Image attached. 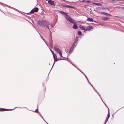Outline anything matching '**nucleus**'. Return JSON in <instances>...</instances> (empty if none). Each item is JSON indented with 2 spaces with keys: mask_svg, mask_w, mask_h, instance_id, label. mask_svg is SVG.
Listing matches in <instances>:
<instances>
[{
  "mask_svg": "<svg viewBox=\"0 0 124 124\" xmlns=\"http://www.w3.org/2000/svg\"><path fill=\"white\" fill-rule=\"evenodd\" d=\"M40 116H41V117L42 118H43V120H44V119H43V118L42 117V116H41V115L40 114Z\"/></svg>",
  "mask_w": 124,
  "mask_h": 124,
  "instance_id": "cd10ccee",
  "label": "nucleus"
},
{
  "mask_svg": "<svg viewBox=\"0 0 124 124\" xmlns=\"http://www.w3.org/2000/svg\"><path fill=\"white\" fill-rule=\"evenodd\" d=\"M93 88L95 90V91H96V90H95V89H94V88L93 87Z\"/></svg>",
  "mask_w": 124,
  "mask_h": 124,
  "instance_id": "473e14b6",
  "label": "nucleus"
},
{
  "mask_svg": "<svg viewBox=\"0 0 124 124\" xmlns=\"http://www.w3.org/2000/svg\"><path fill=\"white\" fill-rule=\"evenodd\" d=\"M54 64H53V66H52V67H53V65H54Z\"/></svg>",
  "mask_w": 124,
  "mask_h": 124,
  "instance_id": "c756f323",
  "label": "nucleus"
},
{
  "mask_svg": "<svg viewBox=\"0 0 124 124\" xmlns=\"http://www.w3.org/2000/svg\"><path fill=\"white\" fill-rule=\"evenodd\" d=\"M38 109H36V110H35V111H34V112H38V111H37Z\"/></svg>",
  "mask_w": 124,
  "mask_h": 124,
  "instance_id": "393cba45",
  "label": "nucleus"
},
{
  "mask_svg": "<svg viewBox=\"0 0 124 124\" xmlns=\"http://www.w3.org/2000/svg\"><path fill=\"white\" fill-rule=\"evenodd\" d=\"M82 2H85L86 3H90V1H87L85 0H83L82 1Z\"/></svg>",
  "mask_w": 124,
  "mask_h": 124,
  "instance_id": "dca6fc26",
  "label": "nucleus"
},
{
  "mask_svg": "<svg viewBox=\"0 0 124 124\" xmlns=\"http://www.w3.org/2000/svg\"><path fill=\"white\" fill-rule=\"evenodd\" d=\"M101 13L104 14L105 15L106 14V12H101Z\"/></svg>",
  "mask_w": 124,
  "mask_h": 124,
  "instance_id": "a878e982",
  "label": "nucleus"
},
{
  "mask_svg": "<svg viewBox=\"0 0 124 124\" xmlns=\"http://www.w3.org/2000/svg\"><path fill=\"white\" fill-rule=\"evenodd\" d=\"M79 27L82 30H84L85 31H86V28L84 26L80 25L79 26Z\"/></svg>",
  "mask_w": 124,
  "mask_h": 124,
  "instance_id": "0eeeda50",
  "label": "nucleus"
},
{
  "mask_svg": "<svg viewBox=\"0 0 124 124\" xmlns=\"http://www.w3.org/2000/svg\"><path fill=\"white\" fill-rule=\"evenodd\" d=\"M105 15L106 16H111V15L110 14H109L107 13H106V14Z\"/></svg>",
  "mask_w": 124,
  "mask_h": 124,
  "instance_id": "f3484780",
  "label": "nucleus"
},
{
  "mask_svg": "<svg viewBox=\"0 0 124 124\" xmlns=\"http://www.w3.org/2000/svg\"><path fill=\"white\" fill-rule=\"evenodd\" d=\"M93 28V27L91 26H88L86 28V31L88 30L89 31H90Z\"/></svg>",
  "mask_w": 124,
  "mask_h": 124,
  "instance_id": "39448f33",
  "label": "nucleus"
},
{
  "mask_svg": "<svg viewBox=\"0 0 124 124\" xmlns=\"http://www.w3.org/2000/svg\"><path fill=\"white\" fill-rule=\"evenodd\" d=\"M94 4L95 5H96L100 6H102V4H101L100 3H94Z\"/></svg>",
  "mask_w": 124,
  "mask_h": 124,
  "instance_id": "2eb2a0df",
  "label": "nucleus"
},
{
  "mask_svg": "<svg viewBox=\"0 0 124 124\" xmlns=\"http://www.w3.org/2000/svg\"><path fill=\"white\" fill-rule=\"evenodd\" d=\"M46 44L47 45V43H46Z\"/></svg>",
  "mask_w": 124,
  "mask_h": 124,
  "instance_id": "58836bf2",
  "label": "nucleus"
},
{
  "mask_svg": "<svg viewBox=\"0 0 124 124\" xmlns=\"http://www.w3.org/2000/svg\"><path fill=\"white\" fill-rule=\"evenodd\" d=\"M63 14L64 15L66 16H69L68 15L67 13H65V12H64V14Z\"/></svg>",
  "mask_w": 124,
  "mask_h": 124,
  "instance_id": "5701e85b",
  "label": "nucleus"
},
{
  "mask_svg": "<svg viewBox=\"0 0 124 124\" xmlns=\"http://www.w3.org/2000/svg\"><path fill=\"white\" fill-rule=\"evenodd\" d=\"M85 75V77H86V76L85 75Z\"/></svg>",
  "mask_w": 124,
  "mask_h": 124,
  "instance_id": "2f4dec72",
  "label": "nucleus"
},
{
  "mask_svg": "<svg viewBox=\"0 0 124 124\" xmlns=\"http://www.w3.org/2000/svg\"><path fill=\"white\" fill-rule=\"evenodd\" d=\"M65 51L66 53L68 52V51H66V50H65Z\"/></svg>",
  "mask_w": 124,
  "mask_h": 124,
  "instance_id": "c85d7f7f",
  "label": "nucleus"
},
{
  "mask_svg": "<svg viewBox=\"0 0 124 124\" xmlns=\"http://www.w3.org/2000/svg\"><path fill=\"white\" fill-rule=\"evenodd\" d=\"M97 93H98V92H97Z\"/></svg>",
  "mask_w": 124,
  "mask_h": 124,
  "instance_id": "72a5a7b5",
  "label": "nucleus"
},
{
  "mask_svg": "<svg viewBox=\"0 0 124 124\" xmlns=\"http://www.w3.org/2000/svg\"><path fill=\"white\" fill-rule=\"evenodd\" d=\"M101 19L102 20L106 21L108 19V18L107 17H103L101 18Z\"/></svg>",
  "mask_w": 124,
  "mask_h": 124,
  "instance_id": "1a4fd4ad",
  "label": "nucleus"
},
{
  "mask_svg": "<svg viewBox=\"0 0 124 124\" xmlns=\"http://www.w3.org/2000/svg\"><path fill=\"white\" fill-rule=\"evenodd\" d=\"M67 21L69 22L70 23L73 24H75L76 22L72 18H71L69 16H67L65 17Z\"/></svg>",
  "mask_w": 124,
  "mask_h": 124,
  "instance_id": "7ed1b4c3",
  "label": "nucleus"
},
{
  "mask_svg": "<svg viewBox=\"0 0 124 124\" xmlns=\"http://www.w3.org/2000/svg\"><path fill=\"white\" fill-rule=\"evenodd\" d=\"M78 35H81L82 34V32H81L80 31H79L78 32Z\"/></svg>",
  "mask_w": 124,
  "mask_h": 124,
  "instance_id": "a211bd4d",
  "label": "nucleus"
},
{
  "mask_svg": "<svg viewBox=\"0 0 124 124\" xmlns=\"http://www.w3.org/2000/svg\"><path fill=\"white\" fill-rule=\"evenodd\" d=\"M97 93H98V92H97Z\"/></svg>",
  "mask_w": 124,
  "mask_h": 124,
  "instance_id": "e433bc0d",
  "label": "nucleus"
},
{
  "mask_svg": "<svg viewBox=\"0 0 124 124\" xmlns=\"http://www.w3.org/2000/svg\"><path fill=\"white\" fill-rule=\"evenodd\" d=\"M74 24L73 25V28L74 29H78V26H77V25L75 24Z\"/></svg>",
  "mask_w": 124,
  "mask_h": 124,
  "instance_id": "f8f14e48",
  "label": "nucleus"
},
{
  "mask_svg": "<svg viewBox=\"0 0 124 124\" xmlns=\"http://www.w3.org/2000/svg\"><path fill=\"white\" fill-rule=\"evenodd\" d=\"M54 49L59 54L60 57L62 58H64V57L62 56V52L60 49L56 47H54Z\"/></svg>",
  "mask_w": 124,
  "mask_h": 124,
  "instance_id": "20e7f679",
  "label": "nucleus"
},
{
  "mask_svg": "<svg viewBox=\"0 0 124 124\" xmlns=\"http://www.w3.org/2000/svg\"><path fill=\"white\" fill-rule=\"evenodd\" d=\"M97 93H98V92H97Z\"/></svg>",
  "mask_w": 124,
  "mask_h": 124,
  "instance_id": "f704fd0d",
  "label": "nucleus"
},
{
  "mask_svg": "<svg viewBox=\"0 0 124 124\" xmlns=\"http://www.w3.org/2000/svg\"><path fill=\"white\" fill-rule=\"evenodd\" d=\"M75 42L73 43L72 46L71 47L69 51V53H71L73 51L74 48L77 46L78 43V37H77L75 40Z\"/></svg>",
  "mask_w": 124,
  "mask_h": 124,
  "instance_id": "f03ea898",
  "label": "nucleus"
},
{
  "mask_svg": "<svg viewBox=\"0 0 124 124\" xmlns=\"http://www.w3.org/2000/svg\"><path fill=\"white\" fill-rule=\"evenodd\" d=\"M87 80L88 81V82L89 83H90V85H91L93 87V86L92 85V84H90V83L89 82V81H88V79H87Z\"/></svg>",
  "mask_w": 124,
  "mask_h": 124,
  "instance_id": "bb28decb",
  "label": "nucleus"
},
{
  "mask_svg": "<svg viewBox=\"0 0 124 124\" xmlns=\"http://www.w3.org/2000/svg\"><path fill=\"white\" fill-rule=\"evenodd\" d=\"M48 3L52 5H54V1H53L49 0L48 1Z\"/></svg>",
  "mask_w": 124,
  "mask_h": 124,
  "instance_id": "6e6552de",
  "label": "nucleus"
},
{
  "mask_svg": "<svg viewBox=\"0 0 124 124\" xmlns=\"http://www.w3.org/2000/svg\"><path fill=\"white\" fill-rule=\"evenodd\" d=\"M109 118H107V119H106L105 123H104V124L106 123L108 120Z\"/></svg>",
  "mask_w": 124,
  "mask_h": 124,
  "instance_id": "4be33fe9",
  "label": "nucleus"
},
{
  "mask_svg": "<svg viewBox=\"0 0 124 124\" xmlns=\"http://www.w3.org/2000/svg\"><path fill=\"white\" fill-rule=\"evenodd\" d=\"M62 6L64 7L65 8H71L72 7L71 6H70L69 5H62Z\"/></svg>",
  "mask_w": 124,
  "mask_h": 124,
  "instance_id": "9d476101",
  "label": "nucleus"
},
{
  "mask_svg": "<svg viewBox=\"0 0 124 124\" xmlns=\"http://www.w3.org/2000/svg\"><path fill=\"white\" fill-rule=\"evenodd\" d=\"M44 42H45H45V41L44 40Z\"/></svg>",
  "mask_w": 124,
  "mask_h": 124,
  "instance_id": "4c0bfd02",
  "label": "nucleus"
},
{
  "mask_svg": "<svg viewBox=\"0 0 124 124\" xmlns=\"http://www.w3.org/2000/svg\"><path fill=\"white\" fill-rule=\"evenodd\" d=\"M97 93H98V92H97Z\"/></svg>",
  "mask_w": 124,
  "mask_h": 124,
  "instance_id": "c9c22d12",
  "label": "nucleus"
},
{
  "mask_svg": "<svg viewBox=\"0 0 124 124\" xmlns=\"http://www.w3.org/2000/svg\"><path fill=\"white\" fill-rule=\"evenodd\" d=\"M51 50V52H52L53 55L54 54V53L53 52V51L51 50Z\"/></svg>",
  "mask_w": 124,
  "mask_h": 124,
  "instance_id": "b1692460",
  "label": "nucleus"
},
{
  "mask_svg": "<svg viewBox=\"0 0 124 124\" xmlns=\"http://www.w3.org/2000/svg\"><path fill=\"white\" fill-rule=\"evenodd\" d=\"M87 21L90 22H93V20L92 18H88L87 20Z\"/></svg>",
  "mask_w": 124,
  "mask_h": 124,
  "instance_id": "9b49d317",
  "label": "nucleus"
},
{
  "mask_svg": "<svg viewBox=\"0 0 124 124\" xmlns=\"http://www.w3.org/2000/svg\"><path fill=\"white\" fill-rule=\"evenodd\" d=\"M110 117V113L109 112V111H108V117L107 118H109Z\"/></svg>",
  "mask_w": 124,
  "mask_h": 124,
  "instance_id": "6ab92c4d",
  "label": "nucleus"
},
{
  "mask_svg": "<svg viewBox=\"0 0 124 124\" xmlns=\"http://www.w3.org/2000/svg\"><path fill=\"white\" fill-rule=\"evenodd\" d=\"M59 12L60 13H61L63 14L64 13V12L61 11H59Z\"/></svg>",
  "mask_w": 124,
  "mask_h": 124,
  "instance_id": "412c9836",
  "label": "nucleus"
},
{
  "mask_svg": "<svg viewBox=\"0 0 124 124\" xmlns=\"http://www.w3.org/2000/svg\"><path fill=\"white\" fill-rule=\"evenodd\" d=\"M38 24L43 27L48 29L49 30L50 33H51L49 25H50L51 27H52L53 26L50 23L45 20H43L38 21Z\"/></svg>",
  "mask_w": 124,
  "mask_h": 124,
  "instance_id": "f257e3e1",
  "label": "nucleus"
},
{
  "mask_svg": "<svg viewBox=\"0 0 124 124\" xmlns=\"http://www.w3.org/2000/svg\"><path fill=\"white\" fill-rule=\"evenodd\" d=\"M33 11H34V12H37L38 10V8L37 7H36L35 8H34L33 9Z\"/></svg>",
  "mask_w": 124,
  "mask_h": 124,
  "instance_id": "4468645a",
  "label": "nucleus"
},
{
  "mask_svg": "<svg viewBox=\"0 0 124 124\" xmlns=\"http://www.w3.org/2000/svg\"><path fill=\"white\" fill-rule=\"evenodd\" d=\"M60 59V60H63V59Z\"/></svg>",
  "mask_w": 124,
  "mask_h": 124,
  "instance_id": "7c9ffc66",
  "label": "nucleus"
},
{
  "mask_svg": "<svg viewBox=\"0 0 124 124\" xmlns=\"http://www.w3.org/2000/svg\"><path fill=\"white\" fill-rule=\"evenodd\" d=\"M16 107L15 108L13 109H2L0 110L2 111H5L6 110H14L15 109V108H16Z\"/></svg>",
  "mask_w": 124,
  "mask_h": 124,
  "instance_id": "ddd939ff",
  "label": "nucleus"
},
{
  "mask_svg": "<svg viewBox=\"0 0 124 124\" xmlns=\"http://www.w3.org/2000/svg\"><path fill=\"white\" fill-rule=\"evenodd\" d=\"M54 61H56L58 60L57 58V55L56 54H54L53 55Z\"/></svg>",
  "mask_w": 124,
  "mask_h": 124,
  "instance_id": "423d86ee",
  "label": "nucleus"
},
{
  "mask_svg": "<svg viewBox=\"0 0 124 124\" xmlns=\"http://www.w3.org/2000/svg\"><path fill=\"white\" fill-rule=\"evenodd\" d=\"M34 11H33V10L32 9L31 11L30 12V13H34Z\"/></svg>",
  "mask_w": 124,
  "mask_h": 124,
  "instance_id": "aec40b11",
  "label": "nucleus"
}]
</instances>
